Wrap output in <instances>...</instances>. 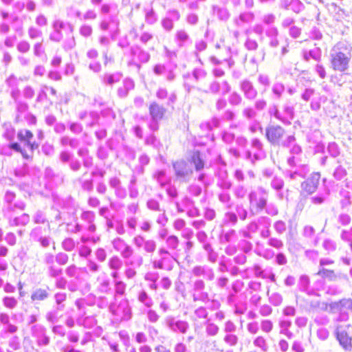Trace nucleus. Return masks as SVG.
Returning <instances> with one entry per match:
<instances>
[{"mask_svg":"<svg viewBox=\"0 0 352 352\" xmlns=\"http://www.w3.org/2000/svg\"><path fill=\"white\" fill-rule=\"evenodd\" d=\"M352 47L346 41L338 42L331 49L329 62L331 68L336 72L344 73L349 69L352 58Z\"/></svg>","mask_w":352,"mask_h":352,"instance_id":"nucleus-1","label":"nucleus"},{"mask_svg":"<svg viewBox=\"0 0 352 352\" xmlns=\"http://www.w3.org/2000/svg\"><path fill=\"white\" fill-rule=\"evenodd\" d=\"M109 311L115 323L128 321L132 316L131 308L129 300L123 298L119 302H114L109 305Z\"/></svg>","mask_w":352,"mask_h":352,"instance_id":"nucleus-2","label":"nucleus"},{"mask_svg":"<svg viewBox=\"0 0 352 352\" xmlns=\"http://www.w3.org/2000/svg\"><path fill=\"white\" fill-rule=\"evenodd\" d=\"M157 258L151 261L154 269L170 271L173 268L175 260L171 253L165 248H160L157 250Z\"/></svg>","mask_w":352,"mask_h":352,"instance_id":"nucleus-3","label":"nucleus"},{"mask_svg":"<svg viewBox=\"0 0 352 352\" xmlns=\"http://www.w3.org/2000/svg\"><path fill=\"white\" fill-rule=\"evenodd\" d=\"M51 234L50 223L44 226H36L34 228L30 234V239L34 241L38 242L43 248L50 246L52 239Z\"/></svg>","mask_w":352,"mask_h":352,"instance_id":"nucleus-4","label":"nucleus"},{"mask_svg":"<svg viewBox=\"0 0 352 352\" xmlns=\"http://www.w3.org/2000/svg\"><path fill=\"white\" fill-rule=\"evenodd\" d=\"M131 59L128 61V66L134 67L139 72L141 64L147 63L150 59L149 53L139 45H133L130 50Z\"/></svg>","mask_w":352,"mask_h":352,"instance_id":"nucleus-5","label":"nucleus"},{"mask_svg":"<svg viewBox=\"0 0 352 352\" xmlns=\"http://www.w3.org/2000/svg\"><path fill=\"white\" fill-rule=\"evenodd\" d=\"M250 207L256 208V212H260L265 208L268 199V191L262 186L257 187L251 190L248 195Z\"/></svg>","mask_w":352,"mask_h":352,"instance_id":"nucleus-6","label":"nucleus"},{"mask_svg":"<svg viewBox=\"0 0 352 352\" xmlns=\"http://www.w3.org/2000/svg\"><path fill=\"white\" fill-rule=\"evenodd\" d=\"M173 168L175 179L180 182H188L193 173L191 163L184 160L173 162Z\"/></svg>","mask_w":352,"mask_h":352,"instance_id":"nucleus-7","label":"nucleus"},{"mask_svg":"<svg viewBox=\"0 0 352 352\" xmlns=\"http://www.w3.org/2000/svg\"><path fill=\"white\" fill-rule=\"evenodd\" d=\"M15 199L16 194L14 192L10 190H6L3 197L4 206L3 209L5 215H8L16 210H23L25 209V203L21 200L15 201Z\"/></svg>","mask_w":352,"mask_h":352,"instance_id":"nucleus-8","label":"nucleus"},{"mask_svg":"<svg viewBox=\"0 0 352 352\" xmlns=\"http://www.w3.org/2000/svg\"><path fill=\"white\" fill-rule=\"evenodd\" d=\"M285 129L279 125H268L265 128V138L267 140L274 146H279L281 140L285 135Z\"/></svg>","mask_w":352,"mask_h":352,"instance_id":"nucleus-9","label":"nucleus"},{"mask_svg":"<svg viewBox=\"0 0 352 352\" xmlns=\"http://www.w3.org/2000/svg\"><path fill=\"white\" fill-rule=\"evenodd\" d=\"M166 327L172 332L185 334L189 329V324L186 320L177 319L173 316H168L164 318Z\"/></svg>","mask_w":352,"mask_h":352,"instance_id":"nucleus-10","label":"nucleus"},{"mask_svg":"<svg viewBox=\"0 0 352 352\" xmlns=\"http://www.w3.org/2000/svg\"><path fill=\"white\" fill-rule=\"evenodd\" d=\"M113 249L120 253L124 259H129L134 256L133 248L128 244L123 239L116 237L111 241Z\"/></svg>","mask_w":352,"mask_h":352,"instance_id":"nucleus-11","label":"nucleus"},{"mask_svg":"<svg viewBox=\"0 0 352 352\" xmlns=\"http://www.w3.org/2000/svg\"><path fill=\"white\" fill-rule=\"evenodd\" d=\"M148 109L151 118L150 128L153 131H155L158 129L157 122L163 118L166 113V109L163 106L160 105L156 102H152L149 105Z\"/></svg>","mask_w":352,"mask_h":352,"instance_id":"nucleus-12","label":"nucleus"},{"mask_svg":"<svg viewBox=\"0 0 352 352\" xmlns=\"http://www.w3.org/2000/svg\"><path fill=\"white\" fill-rule=\"evenodd\" d=\"M191 274L197 278H202L206 281H212L215 278L214 270L208 265H197L191 269Z\"/></svg>","mask_w":352,"mask_h":352,"instance_id":"nucleus-13","label":"nucleus"},{"mask_svg":"<svg viewBox=\"0 0 352 352\" xmlns=\"http://www.w3.org/2000/svg\"><path fill=\"white\" fill-rule=\"evenodd\" d=\"M18 140L28 148V152L33 155L34 150L38 148V144L34 139L33 133L28 129L20 130L17 133Z\"/></svg>","mask_w":352,"mask_h":352,"instance_id":"nucleus-14","label":"nucleus"},{"mask_svg":"<svg viewBox=\"0 0 352 352\" xmlns=\"http://www.w3.org/2000/svg\"><path fill=\"white\" fill-rule=\"evenodd\" d=\"M132 243L138 250L142 248L148 254H153L157 248V243L154 240L146 239L140 234L136 235L132 239Z\"/></svg>","mask_w":352,"mask_h":352,"instance_id":"nucleus-15","label":"nucleus"},{"mask_svg":"<svg viewBox=\"0 0 352 352\" xmlns=\"http://www.w3.org/2000/svg\"><path fill=\"white\" fill-rule=\"evenodd\" d=\"M94 285L96 291L98 294H109L112 292L111 279L105 272L98 275Z\"/></svg>","mask_w":352,"mask_h":352,"instance_id":"nucleus-16","label":"nucleus"},{"mask_svg":"<svg viewBox=\"0 0 352 352\" xmlns=\"http://www.w3.org/2000/svg\"><path fill=\"white\" fill-rule=\"evenodd\" d=\"M251 146L255 151L252 154L250 151L246 153V157L252 163L255 161L262 160L265 157V152L263 149L262 142L258 138H254L251 141Z\"/></svg>","mask_w":352,"mask_h":352,"instance_id":"nucleus-17","label":"nucleus"},{"mask_svg":"<svg viewBox=\"0 0 352 352\" xmlns=\"http://www.w3.org/2000/svg\"><path fill=\"white\" fill-rule=\"evenodd\" d=\"M32 336L36 338L38 346H47L50 343V338L46 335V329L41 324H37L31 327Z\"/></svg>","mask_w":352,"mask_h":352,"instance_id":"nucleus-18","label":"nucleus"},{"mask_svg":"<svg viewBox=\"0 0 352 352\" xmlns=\"http://www.w3.org/2000/svg\"><path fill=\"white\" fill-rule=\"evenodd\" d=\"M75 305L80 311L78 317L76 319L77 324L80 326H83L84 327L88 329L92 328L94 326H95L96 324V320L94 316L84 317L85 312L82 310L83 300H77L75 302Z\"/></svg>","mask_w":352,"mask_h":352,"instance_id":"nucleus-19","label":"nucleus"},{"mask_svg":"<svg viewBox=\"0 0 352 352\" xmlns=\"http://www.w3.org/2000/svg\"><path fill=\"white\" fill-rule=\"evenodd\" d=\"M231 90V86L227 80L219 82L218 80H213L208 85L207 90L204 91L205 93H210L212 94H221L226 95Z\"/></svg>","mask_w":352,"mask_h":352,"instance_id":"nucleus-20","label":"nucleus"},{"mask_svg":"<svg viewBox=\"0 0 352 352\" xmlns=\"http://www.w3.org/2000/svg\"><path fill=\"white\" fill-rule=\"evenodd\" d=\"M143 257L140 254L134 255L131 260L126 262V265H130L131 267H127L124 270V276L128 279H132L135 277L137 274V272L135 270V267H139L143 264Z\"/></svg>","mask_w":352,"mask_h":352,"instance_id":"nucleus-21","label":"nucleus"},{"mask_svg":"<svg viewBox=\"0 0 352 352\" xmlns=\"http://www.w3.org/2000/svg\"><path fill=\"white\" fill-rule=\"evenodd\" d=\"M239 88L247 100H253L258 95L257 89L253 82L247 78L240 81Z\"/></svg>","mask_w":352,"mask_h":352,"instance_id":"nucleus-22","label":"nucleus"},{"mask_svg":"<svg viewBox=\"0 0 352 352\" xmlns=\"http://www.w3.org/2000/svg\"><path fill=\"white\" fill-rule=\"evenodd\" d=\"M320 179L319 173H312L305 182L301 184L302 189L308 194L314 193L318 188Z\"/></svg>","mask_w":352,"mask_h":352,"instance_id":"nucleus-23","label":"nucleus"},{"mask_svg":"<svg viewBox=\"0 0 352 352\" xmlns=\"http://www.w3.org/2000/svg\"><path fill=\"white\" fill-rule=\"evenodd\" d=\"M336 335L340 344L346 350L352 348V338L349 336L344 327L337 325L336 327Z\"/></svg>","mask_w":352,"mask_h":352,"instance_id":"nucleus-24","label":"nucleus"},{"mask_svg":"<svg viewBox=\"0 0 352 352\" xmlns=\"http://www.w3.org/2000/svg\"><path fill=\"white\" fill-rule=\"evenodd\" d=\"M6 84L10 89V95L14 102L21 100V91L19 89V79L14 74H12L6 78Z\"/></svg>","mask_w":352,"mask_h":352,"instance_id":"nucleus-25","label":"nucleus"},{"mask_svg":"<svg viewBox=\"0 0 352 352\" xmlns=\"http://www.w3.org/2000/svg\"><path fill=\"white\" fill-rule=\"evenodd\" d=\"M175 68H170L163 64H157L153 67V72L157 76L164 75L168 81H173L176 77Z\"/></svg>","mask_w":352,"mask_h":352,"instance_id":"nucleus-26","label":"nucleus"},{"mask_svg":"<svg viewBox=\"0 0 352 352\" xmlns=\"http://www.w3.org/2000/svg\"><path fill=\"white\" fill-rule=\"evenodd\" d=\"M265 35L269 39L268 45L270 47L276 48L279 46V32L276 27L272 26L268 28L265 30Z\"/></svg>","mask_w":352,"mask_h":352,"instance_id":"nucleus-27","label":"nucleus"},{"mask_svg":"<svg viewBox=\"0 0 352 352\" xmlns=\"http://www.w3.org/2000/svg\"><path fill=\"white\" fill-rule=\"evenodd\" d=\"M283 147L289 148V152L292 155H299L302 153L301 147L296 143L294 135H289L281 143Z\"/></svg>","mask_w":352,"mask_h":352,"instance_id":"nucleus-28","label":"nucleus"},{"mask_svg":"<svg viewBox=\"0 0 352 352\" xmlns=\"http://www.w3.org/2000/svg\"><path fill=\"white\" fill-rule=\"evenodd\" d=\"M254 20V14L252 12H241L238 17L234 19V23L239 28L245 24H250Z\"/></svg>","mask_w":352,"mask_h":352,"instance_id":"nucleus-29","label":"nucleus"},{"mask_svg":"<svg viewBox=\"0 0 352 352\" xmlns=\"http://www.w3.org/2000/svg\"><path fill=\"white\" fill-rule=\"evenodd\" d=\"M259 223L258 219L249 223L245 229L241 230L239 234L244 238L252 239V234L256 233L258 230Z\"/></svg>","mask_w":352,"mask_h":352,"instance_id":"nucleus-30","label":"nucleus"},{"mask_svg":"<svg viewBox=\"0 0 352 352\" xmlns=\"http://www.w3.org/2000/svg\"><path fill=\"white\" fill-rule=\"evenodd\" d=\"M135 87L134 81L129 78H126L123 80L122 85L118 87L117 90L118 96L120 98H125L128 96L130 91Z\"/></svg>","mask_w":352,"mask_h":352,"instance_id":"nucleus-31","label":"nucleus"},{"mask_svg":"<svg viewBox=\"0 0 352 352\" xmlns=\"http://www.w3.org/2000/svg\"><path fill=\"white\" fill-rule=\"evenodd\" d=\"M258 221L260 226H263V228L260 232V236L263 239H268L271 235V231L270 230L271 226V219L265 216L259 217L258 218Z\"/></svg>","mask_w":352,"mask_h":352,"instance_id":"nucleus-32","label":"nucleus"},{"mask_svg":"<svg viewBox=\"0 0 352 352\" xmlns=\"http://www.w3.org/2000/svg\"><path fill=\"white\" fill-rule=\"evenodd\" d=\"M310 280L307 275L300 276L298 282V288L300 291L307 293L309 296L318 295L316 292L309 288Z\"/></svg>","mask_w":352,"mask_h":352,"instance_id":"nucleus-33","label":"nucleus"},{"mask_svg":"<svg viewBox=\"0 0 352 352\" xmlns=\"http://www.w3.org/2000/svg\"><path fill=\"white\" fill-rule=\"evenodd\" d=\"M212 14L216 16L221 21H227L230 17L229 10L225 7H221L217 5L212 6Z\"/></svg>","mask_w":352,"mask_h":352,"instance_id":"nucleus-34","label":"nucleus"},{"mask_svg":"<svg viewBox=\"0 0 352 352\" xmlns=\"http://www.w3.org/2000/svg\"><path fill=\"white\" fill-rule=\"evenodd\" d=\"M122 78V74L119 72L106 73L102 76V82L106 85L112 86L118 82Z\"/></svg>","mask_w":352,"mask_h":352,"instance_id":"nucleus-35","label":"nucleus"},{"mask_svg":"<svg viewBox=\"0 0 352 352\" xmlns=\"http://www.w3.org/2000/svg\"><path fill=\"white\" fill-rule=\"evenodd\" d=\"M119 21L116 16H110L109 20H103L100 25V29L107 31L111 30L116 32L118 28Z\"/></svg>","mask_w":352,"mask_h":352,"instance_id":"nucleus-36","label":"nucleus"},{"mask_svg":"<svg viewBox=\"0 0 352 352\" xmlns=\"http://www.w3.org/2000/svg\"><path fill=\"white\" fill-rule=\"evenodd\" d=\"M253 345L261 352H267L269 344L263 336H257L253 339Z\"/></svg>","mask_w":352,"mask_h":352,"instance_id":"nucleus-37","label":"nucleus"},{"mask_svg":"<svg viewBox=\"0 0 352 352\" xmlns=\"http://www.w3.org/2000/svg\"><path fill=\"white\" fill-rule=\"evenodd\" d=\"M175 40L179 47H183L190 41L188 34L184 30H177L175 35Z\"/></svg>","mask_w":352,"mask_h":352,"instance_id":"nucleus-38","label":"nucleus"},{"mask_svg":"<svg viewBox=\"0 0 352 352\" xmlns=\"http://www.w3.org/2000/svg\"><path fill=\"white\" fill-rule=\"evenodd\" d=\"M322 52L319 47H315L309 51H304L303 58L306 61H309L311 58L319 62L321 59Z\"/></svg>","mask_w":352,"mask_h":352,"instance_id":"nucleus-39","label":"nucleus"},{"mask_svg":"<svg viewBox=\"0 0 352 352\" xmlns=\"http://www.w3.org/2000/svg\"><path fill=\"white\" fill-rule=\"evenodd\" d=\"M30 221V216L28 214L23 213L20 217L13 219L9 218V225L10 226H26Z\"/></svg>","mask_w":352,"mask_h":352,"instance_id":"nucleus-40","label":"nucleus"},{"mask_svg":"<svg viewBox=\"0 0 352 352\" xmlns=\"http://www.w3.org/2000/svg\"><path fill=\"white\" fill-rule=\"evenodd\" d=\"M153 177L161 187H164L170 181V178L166 175V171L164 170L155 171Z\"/></svg>","mask_w":352,"mask_h":352,"instance_id":"nucleus-41","label":"nucleus"},{"mask_svg":"<svg viewBox=\"0 0 352 352\" xmlns=\"http://www.w3.org/2000/svg\"><path fill=\"white\" fill-rule=\"evenodd\" d=\"M137 298L140 303L143 304L148 308L152 307L153 305V299L144 289H142L138 292Z\"/></svg>","mask_w":352,"mask_h":352,"instance_id":"nucleus-42","label":"nucleus"},{"mask_svg":"<svg viewBox=\"0 0 352 352\" xmlns=\"http://www.w3.org/2000/svg\"><path fill=\"white\" fill-rule=\"evenodd\" d=\"M52 28L61 32L62 30H67L70 34H72L74 27L70 23L64 22L62 20L56 19L52 23Z\"/></svg>","mask_w":352,"mask_h":352,"instance_id":"nucleus-43","label":"nucleus"},{"mask_svg":"<svg viewBox=\"0 0 352 352\" xmlns=\"http://www.w3.org/2000/svg\"><path fill=\"white\" fill-rule=\"evenodd\" d=\"M32 221L35 224H43L46 226L47 223H50L46 214L43 211L39 210L32 215Z\"/></svg>","mask_w":352,"mask_h":352,"instance_id":"nucleus-44","label":"nucleus"},{"mask_svg":"<svg viewBox=\"0 0 352 352\" xmlns=\"http://www.w3.org/2000/svg\"><path fill=\"white\" fill-rule=\"evenodd\" d=\"M192 296L194 302L200 301L202 302H207L209 301V294L205 290L201 292H197L196 290H192Z\"/></svg>","mask_w":352,"mask_h":352,"instance_id":"nucleus-45","label":"nucleus"},{"mask_svg":"<svg viewBox=\"0 0 352 352\" xmlns=\"http://www.w3.org/2000/svg\"><path fill=\"white\" fill-rule=\"evenodd\" d=\"M48 296L49 293L46 289L38 288L32 293L31 300L32 301H41L46 299Z\"/></svg>","mask_w":352,"mask_h":352,"instance_id":"nucleus-46","label":"nucleus"},{"mask_svg":"<svg viewBox=\"0 0 352 352\" xmlns=\"http://www.w3.org/2000/svg\"><path fill=\"white\" fill-rule=\"evenodd\" d=\"M14 103L16 104V109L18 113L16 117V119L17 121H19L21 119V116L28 111V105L25 102L23 101L21 99L17 101H14Z\"/></svg>","mask_w":352,"mask_h":352,"instance_id":"nucleus-47","label":"nucleus"},{"mask_svg":"<svg viewBox=\"0 0 352 352\" xmlns=\"http://www.w3.org/2000/svg\"><path fill=\"white\" fill-rule=\"evenodd\" d=\"M145 21L149 25L155 24L158 19L157 14L154 12L153 9L146 8L144 9Z\"/></svg>","mask_w":352,"mask_h":352,"instance_id":"nucleus-48","label":"nucleus"},{"mask_svg":"<svg viewBox=\"0 0 352 352\" xmlns=\"http://www.w3.org/2000/svg\"><path fill=\"white\" fill-rule=\"evenodd\" d=\"M208 320L205 323L206 333L208 336H215L219 333V327L216 324Z\"/></svg>","mask_w":352,"mask_h":352,"instance_id":"nucleus-49","label":"nucleus"},{"mask_svg":"<svg viewBox=\"0 0 352 352\" xmlns=\"http://www.w3.org/2000/svg\"><path fill=\"white\" fill-rule=\"evenodd\" d=\"M122 265L123 262L118 256L111 257L108 261V266L112 270H120Z\"/></svg>","mask_w":352,"mask_h":352,"instance_id":"nucleus-50","label":"nucleus"},{"mask_svg":"<svg viewBox=\"0 0 352 352\" xmlns=\"http://www.w3.org/2000/svg\"><path fill=\"white\" fill-rule=\"evenodd\" d=\"M9 145L11 148V151L14 150L16 152L21 153L24 159H26V160L32 159V153H29L26 149L22 148L21 145L19 143L14 142V143L10 144Z\"/></svg>","mask_w":352,"mask_h":352,"instance_id":"nucleus-51","label":"nucleus"},{"mask_svg":"<svg viewBox=\"0 0 352 352\" xmlns=\"http://www.w3.org/2000/svg\"><path fill=\"white\" fill-rule=\"evenodd\" d=\"M333 308H336L338 309H351L352 310V299H342L339 302H334L333 305Z\"/></svg>","mask_w":352,"mask_h":352,"instance_id":"nucleus-52","label":"nucleus"},{"mask_svg":"<svg viewBox=\"0 0 352 352\" xmlns=\"http://www.w3.org/2000/svg\"><path fill=\"white\" fill-rule=\"evenodd\" d=\"M166 247L170 250H175L179 246V239L175 235H170L165 240Z\"/></svg>","mask_w":352,"mask_h":352,"instance_id":"nucleus-53","label":"nucleus"},{"mask_svg":"<svg viewBox=\"0 0 352 352\" xmlns=\"http://www.w3.org/2000/svg\"><path fill=\"white\" fill-rule=\"evenodd\" d=\"M60 142L62 146H69L71 148H76L79 145V140L76 138H71L68 136H63Z\"/></svg>","mask_w":352,"mask_h":352,"instance_id":"nucleus-54","label":"nucleus"},{"mask_svg":"<svg viewBox=\"0 0 352 352\" xmlns=\"http://www.w3.org/2000/svg\"><path fill=\"white\" fill-rule=\"evenodd\" d=\"M135 33V36L139 38V40L141 43L144 45H146L153 38V34L151 32L143 31L138 35L135 30H133Z\"/></svg>","mask_w":352,"mask_h":352,"instance_id":"nucleus-55","label":"nucleus"},{"mask_svg":"<svg viewBox=\"0 0 352 352\" xmlns=\"http://www.w3.org/2000/svg\"><path fill=\"white\" fill-rule=\"evenodd\" d=\"M307 172V166H298L297 169L295 170H289L288 174L289 177L292 179H295L297 177H304Z\"/></svg>","mask_w":352,"mask_h":352,"instance_id":"nucleus-56","label":"nucleus"},{"mask_svg":"<svg viewBox=\"0 0 352 352\" xmlns=\"http://www.w3.org/2000/svg\"><path fill=\"white\" fill-rule=\"evenodd\" d=\"M269 302L274 306H280L283 300V296L278 292H273L271 294L267 293Z\"/></svg>","mask_w":352,"mask_h":352,"instance_id":"nucleus-57","label":"nucleus"},{"mask_svg":"<svg viewBox=\"0 0 352 352\" xmlns=\"http://www.w3.org/2000/svg\"><path fill=\"white\" fill-rule=\"evenodd\" d=\"M327 100V97L325 96L313 98L310 103L311 109L316 111H318L320 109L321 102H325Z\"/></svg>","mask_w":352,"mask_h":352,"instance_id":"nucleus-58","label":"nucleus"},{"mask_svg":"<svg viewBox=\"0 0 352 352\" xmlns=\"http://www.w3.org/2000/svg\"><path fill=\"white\" fill-rule=\"evenodd\" d=\"M294 108L289 105H285L283 107V118L287 120L286 122H283L284 124H289L291 123V120L294 118Z\"/></svg>","mask_w":352,"mask_h":352,"instance_id":"nucleus-59","label":"nucleus"},{"mask_svg":"<svg viewBox=\"0 0 352 352\" xmlns=\"http://www.w3.org/2000/svg\"><path fill=\"white\" fill-rule=\"evenodd\" d=\"M304 8V4L300 0H290L289 1V9L296 13H300Z\"/></svg>","mask_w":352,"mask_h":352,"instance_id":"nucleus-60","label":"nucleus"},{"mask_svg":"<svg viewBox=\"0 0 352 352\" xmlns=\"http://www.w3.org/2000/svg\"><path fill=\"white\" fill-rule=\"evenodd\" d=\"M327 151L332 157H337L340 154V148L335 142H329L327 146Z\"/></svg>","mask_w":352,"mask_h":352,"instance_id":"nucleus-61","label":"nucleus"},{"mask_svg":"<svg viewBox=\"0 0 352 352\" xmlns=\"http://www.w3.org/2000/svg\"><path fill=\"white\" fill-rule=\"evenodd\" d=\"M223 342L230 346H235L239 342V337L234 333L225 334Z\"/></svg>","mask_w":352,"mask_h":352,"instance_id":"nucleus-62","label":"nucleus"},{"mask_svg":"<svg viewBox=\"0 0 352 352\" xmlns=\"http://www.w3.org/2000/svg\"><path fill=\"white\" fill-rule=\"evenodd\" d=\"M340 238L342 241L349 243L352 252V227L349 230H342L340 233Z\"/></svg>","mask_w":352,"mask_h":352,"instance_id":"nucleus-63","label":"nucleus"},{"mask_svg":"<svg viewBox=\"0 0 352 352\" xmlns=\"http://www.w3.org/2000/svg\"><path fill=\"white\" fill-rule=\"evenodd\" d=\"M284 91L285 86L283 83L276 82L273 84L272 87V91L276 98H280Z\"/></svg>","mask_w":352,"mask_h":352,"instance_id":"nucleus-64","label":"nucleus"}]
</instances>
